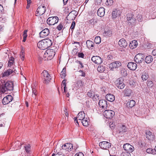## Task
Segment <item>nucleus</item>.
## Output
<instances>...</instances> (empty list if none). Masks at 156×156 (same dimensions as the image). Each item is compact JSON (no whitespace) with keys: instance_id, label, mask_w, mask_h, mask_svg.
Segmentation results:
<instances>
[{"instance_id":"de8ad7c7","label":"nucleus","mask_w":156,"mask_h":156,"mask_svg":"<svg viewBox=\"0 0 156 156\" xmlns=\"http://www.w3.org/2000/svg\"><path fill=\"white\" fill-rule=\"evenodd\" d=\"M122 132L123 133H127L128 131V128H126L125 126L122 125Z\"/></svg>"},{"instance_id":"ea45409f","label":"nucleus","mask_w":156,"mask_h":156,"mask_svg":"<svg viewBox=\"0 0 156 156\" xmlns=\"http://www.w3.org/2000/svg\"><path fill=\"white\" fill-rule=\"evenodd\" d=\"M101 42V37L99 36H96L94 39V42L97 44H99Z\"/></svg>"},{"instance_id":"9d476101","label":"nucleus","mask_w":156,"mask_h":156,"mask_svg":"<svg viewBox=\"0 0 156 156\" xmlns=\"http://www.w3.org/2000/svg\"><path fill=\"white\" fill-rule=\"evenodd\" d=\"M99 146L101 148L107 150L111 147V144L108 142L103 141L99 143Z\"/></svg>"},{"instance_id":"8fccbe9b","label":"nucleus","mask_w":156,"mask_h":156,"mask_svg":"<svg viewBox=\"0 0 156 156\" xmlns=\"http://www.w3.org/2000/svg\"><path fill=\"white\" fill-rule=\"evenodd\" d=\"M76 25V23L74 21L72 23L71 26L70 27V29L73 31L74 28Z\"/></svg>"},{"instance_id":"c85d7f7f","label":"nucleus","mask_w":156,"mask_h":156,"mask_svg":"<svg viewBox=\"0 0 156 156\" xmlns=\"http://www.w3.org/2000/svg\"><path fill=\"white\" fill-rule=\"evenodd\" d=\"M135 105V101L133 100H131L128 101L127 103V106L129 108H131L133 107Z\"/></svg>"},{"instance_id":"72a5a7b5","label":"nucleus","mask_w":156,"mask_h":156,"mask_svg":"<svg viewBox=\"0 0 156 156\" xmlns=\"http://www.w3.org/2000/svg\"><path fill=\"white\" fill-rule=\"evenodd\" d=\"M149 75L147 73L144 72L143 73L141 76V78L143 80H146L148 78Z\"/></svg>"},{"instance_id":"603ef678","label":"nucleus","mask_w":156,"mask_h":156,"mask_svg":"<svg viewBox=\"0 0 156 156\" xmlns=\"http://www.w3.org/2000/svg\"><path fill=\"white\" fill-rule=\"evenodd\" d=\"M153 150L151 148H148L146 150V152L148 153H151L153 154Z\"/></svg>"},{"instance_id":"4d7b16f0","label":"nucleus","mask_w":156,"mask_h":156,"mask_svg":"<svg viewBox=\"0 0 156 156\" xmlns=\"http://www.w3.org/2000/svg\"><path fill=\"white\" fill-rule=\"evenodd\" d=\"M79 72L81 74H80V76H82L84 77L85 76V73L83 72V71L82 70H80L79 71Z\"/></svg>"},{"instance_id":"0e129e2a","label":"nucleus","mask_w":156,"mask_h":156,"mask_svg":"<svg viewBox=\"0 0 156 156\" xmlns=\"http://www.w3.org/2000/svg\"><path fill=\"white\" fill-rule=\"evenodd\" d=\"M14 58L12 57H11L9 58V61H10L11 62H13L14 61Z\"/></svg>"},{"instance_id":"49530a36","label":"nucleus","mask_w":156,"mask_h":156,"mask_svg":"<svg viewBox=\"0 0 156 156\" xmlns=\"http://www.w3.org/2000/svg\"><path fill=\"white\" fill-rule=\"evenodd\" d=\"M147 85L149 87H152L153 85V82L151 80H148L147 83Z\"/></svg>"},{"instance_id":"6ab92c4d","label":"nucleus","mask_w":156,"mask_h":156,"mask_svg":"<svg viewBox=\"0 0 156 156\" xmlns=\"http://www.w3.org/2000/svg\"><path fill=\"white\" fill-rule=\"evenodd\" d=\"M127 67L130 70H134L136 69L137 65L135 63L131 62L128 63Z\"/></svg>"},{"instance_id":"20e7f679","label":"nucleus","mask_w":156,"mask_h":156,"mask_svg":"<svg viewBox=\"0 0 156 156\" xmlns=\"http://www.w3.org/2000/svg\"><path fill=\"white\" fill-rule=\"evenodd\" d=\"M55 55V50L52 49H48L44 53V57L47 58L48 60H50L52 59Z\"/></svg>"},{"instance_id":"58836bf2","label":"nucleus","mask_w":156,"mask_h":156,"mask_svg":"<svg viewBox=\"0 0 156 156\" xmlns=\"http://www.w3.org/2000/svg\"><path fill=\"white\" fill-rule=\"evenodd\" d=\"M27 30H24L23 32V42H25L26 40L27 37Z\"/></svg>"},{"instance_id":"1a4fd4ad","label":"nucleus","mask_w":156,"mask_h":156,"mask_svg":"<svg viewBox=\"0 0 156 156\" xmlns=\"http://www.w3.org/2000/svg\"><path fill=\"white\" fill-rule=\"evenodd\" d=\"M144 55L141 53L136 55L134 57V61L137 63H141L144 61Z\"/></svg>"},{"instance_id":"6e6552de","label":"nucleus","mask_w":156,"mask_h":156,"mask_svg":"<svg viewBox=\"0 0 156 156\" xmlns=\"http://www.w3.org/2000/svg\"><path fill=\"white\" fill-rule=\"evenodd\" d=\"M46 10V7L44 5H41L39 6L37 10L36 15L39 16L43 14Z\"/></svg>"},{"instance_id":"f03ea898","label":"nucleus","mask_w":156,"mask_h":156,"mask_svg":"<svg viewBox=\"0 0 156 156\" xmlns=\"http://www.w3.org/2000/svg\"><path fill=\"white\" fill-rule=\"evenodd\" d=\"M2 86L1 90L3 93H6L8 91L13 90V83L11 81H5Z\"/></svg>"},{"instance_id":"774afa93","label":"nucleus","mask_w":156,"mask_h":156,"mask_svg":"<svg viewBox=\"0 0 156 156\" xmlns=\"http://www.w3.org/2000/svg\"><path fill=\"white\" fill-rule=\"evenodd\" d=\"M153 154H156V146L155 147L154 149L153 150Z\"/></svg>"},{"instance_id":"69168bd1","label":"nucleus","mask_w":156,"mask_h":156,"mask_svg":"<svg viewBox=\"0 0 156 156\" xmlns=\"http://www.w3.org/2000/svg\"><path fill=\"white\" fill-rule=\"evenodd\" d=\"M3 10V7L0 4V12H2V11Z\"/></svg>"},{"instance_id":"5fc2aeb1","label":"nucleus","mask_w":156,"mask_h":156,"mask_svg":"<svg viewBox=\"0 0 156 156\" xmlns=\"http://www.w3.org/2000/svg\"><path fill=\"white\" fill-rule=\"evenodd\" d=\"M52 156H65L64 155L61 154H59L58 153L56 154H52Z\"/></svg>"},{"instance_id":"09e8293b","label":"nucleus","mask_w":156,"mask_h":156,"mask_svg":"<svg viewBox=\"0 0 156 156\" xmlns=\"http://www.w3.org/2000/svg\"><path fill=\"white\" fill-rule=\"evenodd\" d=\"M32 97H33V94H34V96H36L37 94V90L35 88H32Z\"/></svg>"},{"instance_id":"864d4df0","label":"nucleus","mask_w":156,"mask_h":156,"mask_svg":"<svg viewBox=\"0 0 156 156\" xmlns=\"http://www.w3.org/2000/svg\"><path fill=\"white\" fill-rule=\"evenodd\" d=\"M94 1L95 4L98 5L101 4L102 0H94Z\"/></svg>"},{"instance_id":"f704fd0d","label":"nucleus","mask_w":156,"mask_h":156,"mask_svg":"<svg viewBox=\"0 0 156 156\" xmlns=\"http://www.w3.org/2000/svg\"><path fill=\"white\" fill-rule=\"evenodd\" d=\"M25 151L27 154H30L31 152V146L29 144L26 145L24 146Z\"/></svg>"},{"instance_id":"3c124183","label":"nucleus","mask_w":156,"mask_h":156,"mask_svg":"<svg viewBox=\"0 0 156 156\" xmlns=\"http://www.w3.org/2000/svg\"><path fill=\"white\" fill-rule=\"evenodd\" d=\"M61 86L62 88L63 87H64V88L66 87V80L65 79L64 80L62 81Z\"/></svg>"},{"instance_id":"7c9ffc66","label":"nucleus","mask_w":156,"mask_h":156,"mask_svg":"<svg viewBox=\"0 0 156 156\" xmlns=\"http://www.w3.org/2000/svg\"><path fill=\"white\" fill-rule=\"evenodd\" d=\"M13 71V70L11 69H9L3 73L2 76L3 77L8 76L12 73Z\"/></svg>"},{"instance_id":"2f4dec72","label":"nucleus","mask_w":156,"mask_h":156,"mask_svg":"<svg viewBox=\"0 0 156 156\" xmlns=\"http://www.w3.org/2000/svg\"><path fill=\"white\" fill-rule=\"evenodd\" d=\"M153 60L152 57L150 55L147 56L145 58V61L147 63H151Z\"/></svg>"},{"instance_id":"338daca9","label":"nucleus","mask_w":156,"mask_h":156,"mask_svg":"<svg viewBox=\"0 0 156 156\" xmlns=\"http://www.w3.org/2000/svg\"><path fill=\"white\" fill-rule=\"evenodd\" d=\"M27 5L28 6L29 5V6L30 5V4H31V0H27Z\"/></svg>"},{"instance_id":"cd10ccee","label":"nucleus","mask_w":156,"mask_h":156,"mask_svg":"<svg viewBox=\"0 0 156 156\" xmlns=\"http://www.w3.org/2000/svg\"><path fill=\"white\" fill-rule=\"evenodd\" d=\"M86 44L87 47L89 49H92L94 46V43L90 40H87L86 41Z\"/></svg>"},{"instance_id":"e433bc0d","label":"nucleus","mask_w":156,"mask_h":156,"mask_svg":"<svg viewBox=\"0 0 156 156\" xmlns=\"http://www.w3.org/2000/svg\"><path fill=\"white\" fill-rule=\"evenodd\" d=\"M125 95L126 96H129L131 93V90L129 88H126L125 90Z\"/></svg>"},{"instance_id":"412c9836","label":"nucleus","mask_w":156,"mask_h":156,"mask_svg":"<svg viewBox=\"0 0 156 156\" xmlns=\"http://www.w3.org/2000/svg\"><path fill=\"white\" fill-rule=\"evenodd\" d=\"M118 44L121 47L126 48L127 46V43L123 38L119 40L118 42Z\"/></svg>"},{"instance_id":"37998d69","label":"nucleus","mask_w":156,"mask_h":156,"mask_svg":"<svg viewBox=\"0 0 156 156\" xmlns=\"http://www.w3.org/2000/svg\"><path fill=\"white\" fill-rule=\"evenodd\" d=\"M136 20L139 21L141 22L143 20L142 15L141 14H138L136 16Z\"/></svg>"},{"instance_id":"bb28decb","label":"nucleus","mask_w":156,"mask_h":156,"mask_svg":"<svg viewBox=\"0 0 156 156\" xmlns=\"http://www.w3.org/2000/svg\"><path fill=\"white\" fill-rule=\"evenodd\" d=\"M84 85V83L81 80H78L77 81L75 84V86L78 88H79Z\"/></svg>"},{"instance_id":"423d86ee","label":"nucleus","mask_w":156,"mask_h":156,"mask_svg":"<svg viewBox=\"0 0 156 156\" xmlns=\"http://www.w3.org/2000/svg\"><path fill=\"white\" fill-rule=\"evenodd\" d=\"M58 20L59 19L57 16L51 17L48 19L47 22L50 25H53L58 22Z\"/></svg>"},{"instance_id":"0eeeda50","label":"nucleus","mask_w":156,"mask_h":156,"mask_svg":"<svg viewBox=\"0 0 156 156\" xmlns=\"http://www.w3.org/2000/svg\"><path fill=\"white\" fill-rule=\"evenodd\" d=\"M115 114V112L112 110H105L104 112L103 115L105 118L111 119L114 116Z\"/></svg>"},{"instance_id":"6e6d98bb","label":"nucleus","mask_w":156,"mask_h":156,"mask_svg":"<svg viewBox=\"0 0 156 156\" xmlns=\"http://www.w3.org/2000/svg\"><path fill=\"white\" fill-rule=\"evenodd\" d=\"M84 54L82 52H79L78 53V56L79 57L83 58Z\"/></svg>"},{"instance_id":"c9c22d12","label":"nucleus","mask_w":156,"mask_h":156,"mask_svg":"<svg viewBox=\"0 0 156 156\" xmlns=\"http://www.w3.org/2000/svg\"><path fill=\"white\" fill-rule=\"evenodd\" d=\"M120 73L122 76H127V72L126 69L124 68L120 69Z\"/></svg>"},{"instance_id":"7ed1b4c3","label":"nucleus","mask_w":156,"mask_h":156,"mask_svg":"<svg viewBox=\"0 0 156 156\" xmlns=\"http://www.w3.org/2000/svg\"><path fill=\"white\" fill-rule=\"evenodd\" d=\"M41 76L43 80V83H48L51 80L50 75L48 73V72L46 70H44L41 73Z\"/></svg>"},{"instance_id":"bf43d9fd","label":"nucleus","mask_w":156,"mask_h":156,"mask_svg":"<svg viewBox=\"0 0 156 156\" xmlns=\"http://www.w3.org/2000/svg\"><path fill=\"white\" fill-rule=\"evenodd\" d=\"M87 95L89 97L91 98L92 97H93L94 94L92 92H88L87 93Z\"/></svg>"},{"instance_id":"9b49d317","label":"nucleus","mask_w":156,"mask_h":156,"mask_svg":"<svg viewBox=\"0 0 156 156\" xmlns=\"http://www.w3.org/2000/svg\"><path fill=\"white\" fill-rule=\"evenodd\" d=\"M121 63L119 61H116L115 62H112L108 64V67L109 69L112 70H113L114 68L119 67L121 65Z\"/></svg>"},{"instance_id":"79ce46f5","label":"nucleus","mask_w":156,"mask_h":156,"mask_svg":"<svg viewBox=\"0 0 156 156\" xmlns=\"http://www.w3.org/2000/svg\"><path fill=\"white\" fill-rule=\"evenodd\" d=\"M22 145V144L21 143H20L19 142H16V144H15L16 147L15 149H16V150H17L21 148V146Z\"/></svg>"},{"instance_id":"ddd939ff","label":"nucleus","mask_w":156,"mask_h":156,"mask_svg":"<svg viewBox=\"0 0 156 156\" xmlns=\"http://www.w3.org/2000/svg\"><path fill=\"white\" fill-rule=\"evenodd\" d=\"M12 99V97L11 95H8L3 98L2 103L4 105H7L11 101Z\"/></svg>"},{"instance_id":"a19ab883","label":"nucleus","mask_w":156,"mask_h":156,"mask_svg":"<svg viewBox=\"0 0 156 156\" xmlns=\"http://www.w3.org/2000/svg\"><path fill=\"white\" fill-rule=\"evenodd\" d=\"M97 70L100 72L102 73L105 70V68L103 66H101L98 67Z\"/></svg>"},{"instance_id":"13d9d810","label":"nucleus","mask_w":156,"mask_h":156,"mask_svg":"<svg viewBox=\"0 0 156 156\" xmlns=\"http://www.w3.org/2000/svg\"><path fill=\"white\" fill-rule=\"evenodd\" d=\"M20 55L21 57L22 60H23L24 58V52H21Z\"/></svg>"},{"instance_id":"aec40b11","label":"nucleus","mask_w":156,"mask_h":156,"mask_svg":"<svg viewBox=\"0 0 156 156\" xmlns=\"http://www.w3.org/2000/svg\"><path fill=\"white\" fill-rule=\"evenodd\" d=\"M121 12L122 11L120 9H115L112 13V18H115L118 16L120 15Z\"/></svg>"},{"instance_id":"393cba45","label":"nucleus","mask_w":156,"mask_h":156,"mask_svg":"<svg viewBox=\"0 0 156 156\" xmlns=\"http://www.w3.org/2000/svg\"><path fill=\"white\" fill-rule=\"evenodd\" d=\"M85 114L83 112H80L78 114L77 116V119L78 120L81 121L85 118Z\"/></svg>"},{"instance_id":"052dcab7","label":"nucleus","mask_w":156,"mask_h":156,"mask_svg":"<svg viewBox=\"0 0 156 156\" xmlns=\"http://www.w3.org/2000/svg\"><path fill=\"white\" fill-rule=\"evenodd\" d=\"M75 156H84L82 152H80L78 153H76Z\"/></svg>"},{"instance_id":"f257e3e1","label":"nucleus","mask_w":156,"mask_h":156,"mask_svg":"<svg viewBox=\"0 0 156 156\" xmlns=\"http://www.w3.org/2000/svg\"><path fill=\"white\" fill-rule=\"evenodd\" d=\"M52 44V41L50 39H46L39 41L37 46L41 49L45 50L51 46Z\"/></svg>"},{"instance_id":"a211bd4d","label":"nucleus","mask_w":156,"mask_h":156,"mask_svg":"<svg viewBox=\"0 0 156 156\" xmlns=\"http://www.w3.org/2000/svg\"><path fill=\"white\" fill-rule=\"evenodd\" d=\"M98 104L99 106L102 108L104 110L106 109L107 108V102L104 100H100Z\"/></svg>"},{"instance_id":"f3484780","label":"nucleus","mask_w":156,"mask_h":156,"mask_svg":"<svg viewBox=\"0 0 156 156\" xmlns=\"http://www.w3.org/2000/svg\"><path fill=\"white\" fill-rule=\"evenodd\" d=\"M49 33V30L48 28H45L40 33L39 35L41 37L44 38L48 35Z\"/></svg>"},{"instance_id":"4be33fe9","label":"nucleus","mask_w":156,"mask_h":156,"mask_svg":"<svg viewBox=\"0 0 156 156\" xmlns=\"http://www.w3.org/2000/svg\"><path fill=\"white\" fill-rule=\"evenodd\" d=\"M127 21L128 22V25H130L132 24L133 22V19H132L133 17V15L131 13L127 14Z\"/></svg>"},{"instance_id":"5701e85b","label":"nucleus","mask_w":156,"mask_h":156,"mask_svg":"<svg viewBox=\"0 0 156 156\" xmlns=\"http://www.w3.org/2000/svg\"><path fill=\"white\" fill-rule=\"evenodd\" d=\"M105 9L103 7L99 8L97 11V14L100 17H102L105 14Z\"/></svg>"},{"instance_id":"4c0bfd02","label":"nucleus","mask_w":156,"mask_h":156,"mask_svg":"<svg viewBox=\"0 0 156 156\" xmlns=\"http://www.w3.org/2000/svg\"><path fill=\"white\" fill-rule=\"evenodd\" d=\"M66 73V68L64 67L60 73V76L61 78L64 79L65 78Z\"/></svg>"},{"instance_id":"c756f323","label":"nucleus","mask_w":156,"mask_h":156,"mask_svg":"<svg viewBox=\"0 0 156 156\" xmlns=\"http://www.w3.org/2000/svg\"><path fill=\"white\" fill-rule=\"evenodd\" d=\"M89 119L86 118L81 120V122L84 126H88L89 125Z\"/></svg>"},{"instance_id":"39448f33","label":"nucleus","mask_w":156,"mask_h":156,"mask_svg":"<svg viewBox=\"0 0 156 156\" xmlns=\"http://www.w3.org/2000/svg\"><path fill=\"white\" fill-rule=\"evenodd\" d=\"M124 80V79L122 77L117 79L115 82V84L116 87L120 89H123L125 87Z\"/></svg>"},{"instance_id":"4468645a","label":"nucleus","mask_w":156,"mask_h":156,"mask_svg":"<svg viewBox=\"0 0 156 156\" xmlns=\"http://www.w3.org/2000/svg\"><path fill=\"white\" fill-rule=\"evenodd\" d=\"M73 146L71 143H67L62 145V147L63 150L69 151L73 149Z\"/></svg>"},{"instance_id":"f8f14e48","label":"nucleus","mask_w":156,"mask_h":156,"mask_svg":"<svg viewBox=\"0 0 156 156\" xmlns=\"http://www.w3.org/2000/svg\"><path fill=\"white\" fill-rule=\"evenodd\" d=\"M123 148L125 151L129 153L132 152L134 149V147L129 144H124Z\"/></svg>"},{"instance_id":"a18cd8bd","label":"nucleus","mask_w":156,"mask_h":156,"mask_svg":"<svg viewBox=\"0 0 156 156\" xmlns=\"http://www.w3.org/2000/svg\"><path fill=\"white\" fill-rule=\"evenodd\" d=\"M120 156H131L129 153L127 151L123 152L120 154Z\"/></svg>"},{"instance_id":"dca6fc26","label":"nucleus","mask_w":156,"mask_h":156,"mask_svg":"<svg viewBox=\"0 0 156 156\" xmlns=\"http://www.w3.org/2000/svg\"><path fill=\"white\" fill-rule=\"evenodd\" d=\"M146 138L150 140H153L155 139V136L154 133L150 131H146Z\"/></svg>"},{"instance_id":"c03bdc74","label":"nucleus","mask_w":156,"mask_h":156,"mask_svg":"<svg viewBox=\"0 0 156 156\" xmlns=\"http://www.w3.org/2000/svg\"><path fill=\"white\" fill-rule=\"evenodd\" d=\"M64 24L63 23H61L57 27V29L59 30H61L63 27Z\"/></svg>"},{"instance_id":"b1692460","label":"nucleus","mask_w":156,"mask_h":156,"mask_svg":"<svg viewBox=\"0 0 156 156\" xmlns=\"http://www.w3.org/2000/svg\"><path fill=\"white\" fill-rule=\"evenodd\" d=\"M105 98L108 101L110 102L114 101L115 99L114 95L111 94H108L105 96Z\"/></svg>"},{"instance_id":"473e14b6","label":"nucleus","mask_w":156,"mask_h":156,"mask_svg":"<svg viewBox=\"0 0 156 156\" xmlns=\"http://www.w3.org/2000/svg\"><path fill=\"white\" fill-rule=\"evenodd\" d=\"M137 42L136 40L133 41L129 44V47L131 48L132 49L136 48L137 46Z\"/></svg>"},{"instance_id":"2eb2a0df","label":"nucleus","mask_w":156,"mask_h":156,"mask_svg":"<svg viewBox=\"0 0 156 156\" xmlns=\"http://www.w3.org/2000/svg\"><path fill=\"white\" fill-rule=\"evenodd\" d=\"M91 60L95 63L97 64H101L102 62V58L99 56H93L91 58Z\"/></svg>"},{"instance_id":"a878e982","label":"nucleus","mask_w":156,"mask_h":156,"mask_svg":"<svg viewBox=\"0 0 156 156\" xmlns=\"http://www.w3.org/2000/svg\"><path fill=\"white\" fill-rule=\"evenodd\" d=\"M112 30H105L103 33V35L105 37H110L112 35Z\"/></svg>"},{"instance_id":"680f3d73","label":"nucleus","mask_w":156,"mask_h":156,"mask_svg":"<svg viewBox=\"0 0 156 156\" xmlns=\"http://www.w3.org/2000/svg\"><path fill=\"white\" fill-rule=\"evenodd\" d=\"M152 54L154 56H156V48L153 50L152 52Z\"/></svg>"},{"instance_id":"e2e57ef3","label":"nucleus","mask_w":156,"mask_h":156,"mask_svg":"<svg viewBox=\"0 0 156 156\" xmlns=\"http://www.w3.org/2000/svg\"><path fill=\"white\" fill-rule=\"evenodd\" d=\"M13 62H11L10 61H9L8 63V66L9 67L11 66L13 64Z\"/></svg>"}]
</instances>
